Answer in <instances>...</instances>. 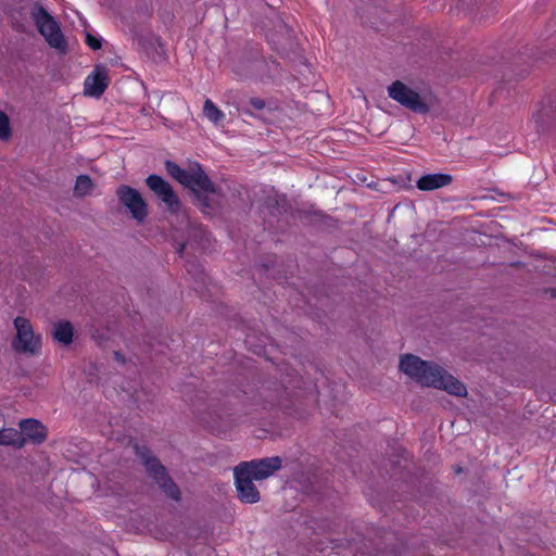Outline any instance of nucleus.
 Listing matches in <instances>:
<instances>
[{
  "instance_id": "17",
  "label": "nucleus",
  "mask_w": 556,
  "mask_h": 556,
  "mask_svg": "<svg viewBox=\"0 0 556 556\" xmlns=\"http://www.w3.org/2000/svg\"><path fill=\"white\" fill-rule=\"evenodd\" d=\"M148 476L156 483L161 479H164L168 475L166 467L160 462V459L152 458L150 462L147 459L144 465Z\"/></svg>"
},
{
  "instance_id": "12",
  "label": "nucleus",
  "mask_w": 556,
  "mask_h": 556,
  "mask_svg": "<svg viewBox=\"0 0 556 556\" xmlns=\"http://www.w3.org/2000/svg\"><path fill=\"white\" fill-rule=\"evenodd\" d=\"M22 435L31 441L34 444L39 445L47 439V428L37 419L26 418L20 422Z\"/></svg>"
},
{
  "instance_id": "6",
  "label": "nucleus",
  "mask_w": 556,
  "mask_h": 556,
  "mask_svg": "<svg viewBox=\"0 0 556 556\" xmlns=\"http://www.w3.org/2000/svg\"><path fill=\"white\" fill-rule=\"evenodd\" d=\"M146 185L164 203L170 214H178L182 203L173 187L162 176L151 174L146 178Z\"/></svg>"
},
{
  "instance_id": "20",
  "label": "nucleus",
  "mask_w": 556,
  "mask_h": 556,
  "mask_svg": "<svg viewBox=\"0 0 556 556\" xmlns=\"http://www.w3.org/2000/svg\"><path fill=\"white\" fill-rule=\"evenodd\" d=\"M203 113L214 124H218L225 117V114L210 99L204 102Z\"/></svg>"
},
{
  "instance_id": "22",
  "label": "nucleus",
  "mask_w": 556,
  "mask_h": 556,
  "mask_svg": "<svg viewBox=\"0 0 556 556\" xmlns=\"http://www.w3.org/2000/svg\"><path fill=\"white\" fill-rule=\"evenodd\" d=\"M406 549V545L401 542L392 546L386 545L383 548H379L378 553H381L383 556H403Z\"/></svg>"
},
{
  "instance_id": "14",
  "label": "nucleus",
  "mask_w": 556,
  "mask_h": 556,
  "mask_svg": "<svg viewBox=\"0 0 556 556\" xmlns=\"http://www.w3.org/2000/svg\"><path fill=\"white\" fill-rule=\"evenodd\" d=\"M51 333L54 341L67 346L73 342L74 327L68 320H59L53 323Z\"/></svg>"
},
{
  "instance_id": "28",
  "label": "nucleus",
  "mask_w": 556,
  "mask_h": 556,
  "mask_svg": "<svg viewBox=\"0 0 556 556\" xmlns=\"http://www.w3.org/2000/svg\"><path fill=\"white\" fill-rule=\"evenodd\" d=\"M113 356L116 362L121 364L126 363V357L119 351H114Z\"/></svg>"
},
{
  "instance_id": "9",
  "label": "nucleus",
  "mask_w": 556,
  "mask_h": 556,
  "mask_svg": "<svg viewBox=\"0 0 556 556\" xmlns=\"http://www.w3.org/2000/svg\"><path fill=\"white\" fill-rule=\"evenodd\" d=\"M245 464V470L252 473L256 481L267 479L281 468L282 459L279 456L253 459L251 462H241Z\"/></svg>"
},
{
  "instance_id": "5",
  "label": "nucleus",
  "mask_w": 556,
  "mask_h": 556,
  "mask_svg": "<svg viewBox=\"0 0 556 556\" xmlns=\"http://www.w3.org/2000/svg\"><path fill=\"white\" fill-rule=\"evenodd\" d=\"M16 336L12 340V349L24 355H37L41 350V336L35 334L30 321L25 317H16L13 321Z\"/></svg>"
},
{
  "instance_id": "11",
  "label": "nucleus",
  "mask_w": 556,
  "mask_h": 556,
  "mask_svg": "<svg viewBox=\"0 0 556 556\" xmlns=\"http://www.w3.org/2000/svg\"><path fill=\"white\" fill-rule=\"evenodd\" d=\"M265 66V61L256 52L251 58H241L233 65V72L240 78L257 77Z\"/></svg>"
},
{
  "instance_id": "29",
  "label": "nucleus",
  "mask_w": 556,
  "mask_h": 556,
  "mask_svg": "<svg viewBox=\"0 0 556 556\" xmlns=\"http://www.w3.org/2000/svg\"><path fill=\"white\" fill-rule=\"evenodd\" d=\"M280 392H277L275 395H270V399L268 400V403L274 406L276 404H279L280 403Z\"/></svg>"
},
{
  "instance_id": "7",
  "label": "nucleus",
  "mask_w": 556,
  "mask_h": 556,
  "mask_svg": "<svg viewBox=\"0 0 556 556\" xmlns=\"http://www.w3.org/2000/svg\"><path fill=\"white\" fill-rule=\"evenodd\" d=\"M116 197L137 223L142 224L147 219L149 214L148 204L137 189L127 185H121L116 189Z\"/></svg>"
},
{
  "instance_id": "15",
  "label": "nucleus",
  "mask_w": 556,
  "mask_h": 556,
  "mask_svg": "<svg viewBox=\"0 0 556 556\" xmlns=\"http://www.w3.org/2000/svg\"><path fill=\"white\" fill-rule=\"evenodd\" d=\"M156 484L168 498L175 502L181 500V491L169 475L165 476L164 479H161Z\"/></svg>"
},
{
  "instance_id": "8",
  "label": "nucleus",
  "mask_w": 556,
  "mask_h": 556,
  "mask_svg": "<svg viewBox=\"0 0 556 556\" xmlns=\"http://www.w3.org/2000/svg\"><path fill=\"white\" fill-rule=\"evenodd\" d=\"M235 485L240 502L254 504L261 500L260 491L253 483L254 477L249 470H245V464H239L233 469Z\"/></svg>"
},
{
  "instance_id": "33",
  "label": "nucleus",
  "mask_w": 556,
  "mask_h": 556,
  "mask_svg": "<svg viewBox=\"0 0 556 556\" xmlns=\"http://www.w3.org/2000/svg\"><path fill=\"white\" fill-rule=\"evenodd\" d=\"M456 472H462V468H460V467H457V468H456Z\"/></svg>"
},
{
  "instance_id": "4",
  "label": "nucleus",
  "mask_w": 556,
  "mask_h": 556,
  "mask_svg": "<svg viewBox=\"0 0 556 556\" xmlns=\"http://www.w3.org/2000/svg\"><path fill=\"white\" fill-rule=\"evenodd\" d=\"M388 94L414 113L427 114L432 106L431 97H421L401 80H395L388 87Z\"/></svg>"
},
{
  "instance_id": "13",
  "label": "nucleus",
  "mask_w": 556,
  "mask_h": 556,
  "mask_svg": "<svg viewBox=\"0 0 556 556\" xmlns=\"http://www.w3.org/2000/svg\"><path fill=\"white\" fill-rule=\"evenodd\" d=\"M452 181L453 177L450 174L435 173L420 177L417 180L416 186L419 190L431 191L448 186Z\"/></svg>"
},
{
  "instance_id": "1",
  "label": "nucleus",
  "mask_w": 556,
  "mask_h": 556,
  "mask_svg": "<svg viewBox=\"0 0 556 556\" xmlns=\"http://www.w3.org/2000/svg\"><path fill=\"white\" fill-rule=\"evenodd\" d=\"M167 174L188 188L193 195V204L206 215H215L222 208L224 194L216 186L202 166L194 164L189 170L181 168L173 161L165 162Z\"/></svg>"
},
{
  "instance_id": "32",
  "label": "nucleus",
  "mask_w": 556,
  "mask_h": 556,
  "mask_svg": "<svg viewBox=\"0 0 556 556\" xmlns=\"http://www.w3.org/2000/svg\"><path fill=\"white\" fill-rule=\"evenodd\" d=\"M548 292L551 294V298L556 299V288H551Z\"/></svg>"
},
{
  "instance_id": "23",
  "label": "nucleus",
  "mask_w": 556,
  "mask_h": 556,
  "mask_svg": "<svg viewBox=\"0 0 556 556\" xmlns=\"http://www.w3.org/2000/svg\"><path fill=\"white\" fill-rule=\"evenodd\" d=\"M135 453L140 458L143 466L147 464V459L150 462L152 458H156V456L147 445L136 444Z\"/></svg>"
},
{
  "instance_id": "25",
  "label": "nucleus",
  "mask_w": 556,
  "mask_h": 556,
  "mask_svg": "<svg viewBox=\"0 0 556 556\" xmlns=\"http://www.w3.org/2000/svg\"><path fill=\"white\" fill-rule=\"evenodd\" d=\"M12 130L10 126L9 116L2 112V141H8L11 138Z\"/></svg>"
},
{
  "instance_id": "24",
  "label": "nucleus",
  "mask_w": 556,
  "mask_h": 556,
  "mask_svg": "<svg viewBox=\"0 0 556 556\" xmlns=\"http://www.w3.org/2000/svg\"><path fill=\"white\" fill-rule=\"evenodd\" d=\"M139 45L147 50L152 49V50L156 51V46L162 48V45H161L159 38H155V37H149V38L140 37Z\"/></svg>"
},
{
  "instance_id": "16",
  "label": "nucleus",
  "mask_w": 556,
  "mask_h": 556,
  "mask_svg": "<svg viewBox=\"0 0 556 556\" xmlns=\"http://www.w3.org/2000/svg\"><path fill=\"white\" fill-rule=\"evenodd\" d=\"M26 438L22 435V431L13 428H2V445H11L21 448L25 445Z\"/></svg>"
},
{
  "instance_id": "10",
  "label": "nucleus",
  "mask_w": 556,
  "mask_h": 556,
  "mask_svg": "<svg viewBox=\"0 0 556 556\" xmlns=\"http://www.w3.org/2000/svg\"><path fill=\"white\" fill-rule=\"evenodd\" d=\"M109 86V75L105 65H96L90 75L87 76L84 83V91L86 94L99 98Z\"/></svg>"
},
{
  "instance_id": "2",
  "label": "nucleus",
  "mask_w": 556,
  "mask_h": 556,
  "mask_svg": "<svg viewBox=\"0 0 556 556\" xmlns=\"http://www.w3.org/2000/svg\"><path fill=\"white\" fill-rule=\"evenodd\" d=\"M399 368L421 387L443 390L459 397L467 395L466 386L434 362L425 361L414 354H405L400 358Z\"/></svg>"
},
{
  "instance_id": "30",
  "label": "nucleus",
  "mask_w": 556,
  "mask_h": 556,
  "mask_svg": "<svg viewBox=\"0 0 556 556\" xmlns=\"http://www.w3.org/2000/svg\"><path fill=\"white\" fill-rule=\"evenodd\" d=\"M238 111L241 115H250V116H257L256 114H254L249 108L247 106H241V108H238Z\"/></svg>"
},
{
  "instance_id": "21",
  "label": "nucleus",
  "mask_w": 556,
  "mask_h": 556,
  "mask_svg": "<svg viewBox=\"0 0 556 556\" xmlns=\"http://www.w3.org/2000/svg\"><path fill=\"white\" fill-rule=\"evenodd\" d=\"M90 337L100 348H106V344L110 341V332L108 329L92 327L90 330Z\"/></svg>"
},
{
  "instance_id": "3",
  "label": "nucleus",
  "mask_w": 556,
  "mask_h": 556,
  "mask_svg": "<svg viewBox=\"0 0 556 556\" xmlns=\"http://www.w3.org/2000/svg\"><path fill=\"white\" fill-rule=\"evenodd\" d=\"M29 15L47 43L60 53L65 54L68 46L55 18L39 2L31 5Z\"/></svg>"
},
{
  "instance_id": "18",
  "label": "nucleus",
  "mask_w": 556,
  "mask_h": 556,
  "mask_svg": "<svg viewBox=\"0 0 556 556\" xmlns=\"http://www.w3.org/2000/svg\"><path fill=\"white\" fill-rule=\"evenodd\" d=\"M266 205L271 215L287 213L290 208V204L286 195L268 198L266 200Z\"/></svg>"
},
{
  "instance_id": "27",
  "label": "nucleus",
  "mask_w": 556,
  "mask_h": 556,
  "mask_svg": "<svg viewBox=\"0 0 556 556\" xmlns=\"http://www.w3.org/2000/svg\"><path fill=\"white\" fill-rule=\"evenodd\" d=\"M86 43L92 49V50H99L102 47V40L101 38H97L92 36L91 34L86 35Z\"/></svg>"
},
{
  "instance_id": "19",
  "label": "nucleus",
  "mask_w": 556,
  "mask_h": 556,
  "mask_svg": "<svg viewBox=\"0 0 556 556\" xmlns=\"http://www.w3.org/2000/svg\"><path fill=\"white\" fill-rule=\"evenodd\" d=\"M93 189V182L88 175H79L76 179L74 193L77 197H85Z\"/></svg>"
},
{
  "instance_id": "26",
  "label": "nucleus",
  "mask_w": 556,
  "mask_h": 556,
  "mask_svg": "<svg viewBox=\"0 0 556 556\" xmlns=\"http://www.w3.org/2000/svg\"><path fill=\"white\" fill-rule=\"evenodd\" d=\"M249 105L257 112L263 111L266 108V102L262 98L252 97L249 99Z\"/></svg>"
},
{
  "instance_id": "31",
  "label": "nucleus",
  "mask_w": 556,
  "mask_h": 556,
  "mask_svg": "<svg viewBox=\"0 0 556 556\" xmlns=\"http://www.w3.org/2000/svg\"><path fill=\"white\" fill-rule=\"evenodd\" d=\"M185 248H186V243H180L177 248V253L181 256L184 254V251H185Z\"/></svg>"
}]
</instances>
